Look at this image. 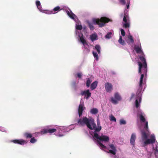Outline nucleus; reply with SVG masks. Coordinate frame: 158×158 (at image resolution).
Listing matches in <instances>:
<instances>
[{
  "label": "nucleus",
  "instance_id": "nucleus-1",
  "mask_svg": "<svg viewBox=\"0 0 158 158\" xmlns=\"http://www.w3.org/2000/svg\"><path fill=\"white\" fill-rule=\"evenodd\" d=\"M139 58L141 62L139 61L138 62L139 66L138 73L141 74L140 81L139 83V89L138 91H139L140 93L142 88V85L143 83V79L144 76H145L147 75L148 69L147 63L145 59L143 56H139Z\"/></svg>",
  "mask_w": 158,
  "mask_h": 158
},
{
  "label": "nucleus",
  "instance_id": "nucleus-2",
  "mask_svg": "<svg viewBox=\"0 0 158 158\" xmlns=\"http://www.w3.org/2000/svg\"><path fill=\"white\" fill-rule=\"evenodd\" d=\"M78 124L81 126H83L85 124L90 130L94 129V132L97 133L99 132L102 129L99 120H98L97 127L93 119H89L86 117H84L82 119L80 118L77 122Z\"/></svg>",
  "mask_w": 158,
  "mask_h": 158
},
{
  "label": "nucleus",
  "instance_id": "nucleus-3",
  "mask_svg": "<svg viewBox=\"0 0 158 158\" xmlns=\"http://www.w3.org/2000/svg\"><path fill=\"white\" fill-rule=\"evenodd\" d=\"M92 21L94 24H98L99 27H102L104 26L106 23L111 21L112 20L106 17H102L100 19H93Z\"/></svg>",
  "mask_w": 158,
  "mask_h": 158
},
{
  "label": "nucleus",
  "instance_id": "nucleus-4",
  "mask_svg": "<svg viewBox=\"0 0 158 158\" xmlns=\"http://www.w3.org/2000/svg\"><path fill=\"white\" fill-rule=\"evenodd\" d=\"M94 137L100 141L105 142H108L109 141V138L108 136L102 134L99 136L97 133L93 132Z\"/></svg>",
  "mask_w": 158,
  "mask_h": 158
},
{
  "label": "nucleus",
  "instance_id": "nucleus-5",
  "mask_svg": "<svg viewBox=\"0 0 158 158\" xmlns=\"http://www.w3.org/2000/svg\"><path fill=\"white\" fill-rule=\"evenodd\" d=\"M114 98H110V101L114 104H116L118 103V102L121 100V98L118 93H115L114 94Z\"/></svg>",
  "mask_w": 158,
  "mask_h": 158
},
{
  "label": "nucleus",
  "instance_id": "nucleus-6",
  "mask_svg": "<svg viewBox=\"0 0 158 158\" xmlns=\"http://www.w3.org/2000/svg\"><path fill=\"white\" fill-rule=\"evenodd\" d=\"M156 141V139L155 136L154 135H152L150 136V139H147L144 141V143L145 145L150 144H153Z\"/></svg>",
  "mask_w": 158,
  "mask_h": 158
},
{
  "label": "nucleus",
  "instance_id": "nucleus-7",
  "mask_svg": "<svg viewBox=\"0 0 158 158\" xmlns=\"http://www.w3.org/2000/svg\"><path fill=\"white\" fill-rule=\"evenodd\" d=\"M134 49L137 53H141L142 55L139 56H139H143L144 58L145 59V56L143 54V52L142 50L140 44L139 45H135L134 47Z\"/></svg>",
  "mask_w": 158,
  "mask_h": 158
},
{
  "label": "nucleus",
  "instance_id": "nucleus-8",
  "mask_svg": "<svg viewBox=\"0 0 158 158\" xmlns=\"http://www.w3.org/2000/svg\"><path fill=\"white\" fill-rule=\"evenodd\" d=\"M105 89L106 91L109 93L111 92L113 89V85L111 83L106 82L105 84Z\"/></svg>",
  "mask_w": 158,
  "mask_h": 158
},
{
  "label": "nucleus",
  "instance_id": "nucleus-9",
  "mask_svg": "<svg viewBox=\"0 0 158 158\" xmlns=\"http://www.w3.org/2000/svg\"><path fill=\"white\" fill-rule=\"evenodd\" d=\"M56 130L55 128L52 129H44L41 131V132L42 134H45L49 133L51 134L56 131Z\"/></svg>",
  "mask_w": 158,
  "mask_h": 158
},
{
  "label": "nucleus",
  "instance_id": "nucleus-10",
  "mask_svg": "<svg viewBox=\"0 0 158 158\" xmlns=\"http://www.w3.org/2000/svg\"><path fill=\"white\" fill-rule=\"evenodd\" d=\"M109 146L111 149L110 150L109 152H107L110 153L113 155H115L117 151L116 147L113 144H109Z\"/></svg>",
  "mask_w": 158,
  "mask_h": 158
},
{
  "label": "nucleus",
  "instance_id": "nucleus-11",
  "mask_svg": "<svg viewBox=\"0 0 158 158\" xmlns=\"http://www.w3.org/2000/svg\"><path fill=\"white\" fill-rule=\"evenodd\" d=\"M14 143L18 144H19L23 145L27 143L26 141L23 139H15L11 141Z\"/></svg>",
  "mask_w": 158,
  "mask_h": 158
},
{
  "label": "nucleus",
  "instance_id": "nucleus-12",
  "mask_svg": "<svg viewBox=\"0 0 158 158\" xmlns=\"http://www.w3.org/2000/svg\"><path fill=\"white\" fill-rule=\"evenodd\" d=\"M85 109V107H84V104L80 103L78 109V114L80 118L82 115V112Z\"/></svg>",
  "mask_w": 158,
  "mask_h": 158
},
{
  "label": "nucleus",
  "instance_id": "nucleus-13",
  "mask_svg": "<svg viewBox=\"0 0 158 158\" xmlns=\"http://www.w3.org/2000/svg\"><path fill=\"white\" fill-rule=\"evenodd\" d=\"M81 94L82 96L84 95H86V99H88L89 97H90L91 95V93L89 92V89L82 91L81 93Z\"/></svg>",
  "mask_w": 158,
  "mask_h": 158
},
{
  "label": "nucleus",
  "instance_id": "nucleus-14",
  "mask_svg": "<svg viewBox=\"0 0 158 158\" xmlns=\"http://www.w3.org/2000/svg\"><path fill=\"white\" fill-rule=\"evenodd\" d=\"M144 115V114L142 112L139 113L137 114V117L139 118L141 122L142 123L145 122L146 121Z\"/></svg>",
  "mask_w": 158,
  "mask_h": 158
},
{
  "label": "nucleus",
  "instance_id": "nucleus-15",
  "mask_svg": "<svg viewBox=\"0 0 158 158\" xmlns=\"http://www.w3.org/2000/svg\"><path fill=\"white\" fill-rule=\"evenodd\" d=\"M136 139V136L135 134L134 133H132L131 136L130 143L133 146L135 145V140Z\"/></svg>",
  "mask_w": 158,
  "mask_h": 158
},
{
  "label": "nucleus",
  "instance_id": "nucleus-16",
  "mask_svg": "<svg viewBox=\"0 0 158 158\" xmlns=\"http://www.w3.org/2000/svg\"><path fill=\"white\" fill-rule=\"evenodd\" d=\"M66 12L67 15L70 18L73 19H75V17H76V15L73 13L70 9L69 10H67Z\"/></svg>",
  "mask_w": 158,
  "mask_h": 158
},
{
  "label": "nucleus",
  "instance_id": "nucleus-17",
  "mask_svg": "<svg viewBox=\"0 0 158 158\" xmlns=\"http://www.w3.org/2000/svg\"><path fill=\"white\" fill-rule=\"evenodd\" d=\"M127 42L128 44H133L134 43V40L131 35H129L128 36V40Z\"/></svg>",
  "mask_w": 158,
  "mask_h": 158
},
{
  "label": "nucleus",
  "instance_id": "nucleus-18",
  "mask_svg": "<svg viewBox=\"0 0 158 158\" xmlns=\"http://www.w3.org/2000/svg\"><path fill=\"white\" fill-rule=\"evenodd\" d=\"M98 83L97 81H95L91 84L90 85L91 90H93L96 88L98 85Z\"/></svg>",
  "mask_w": 158,
  "mask_h": 158
},
{
  "label": "nucleus",
  "instance_id": "nucleus-19",
  "mask_svg": "<svg viewBox=\"0 0 158 158\" xmlns=\"http://www.w3.org/2000/svg\"><path fill=\"white\" fill-rule=\"evenodd\" d=\"M142 133V138L143 140H146L148 137V136L146 133L145 131L144 130H142L141 131Z\"/></svg>",
  "mask_w": 158,
  "mask_h": 158
},
{
  "label": "nucleus",
  "instance_id": "nucleus-20",
  "mask_svg": "<svg viewBox=\"0 0 158 158\" xmlns=\"http://www.w3.org/2000/svg\"><path fill=\"white\" fill-rule=\"evenodd\" d=\"M97 35L96 34H93L90 36V39L93 42L97 39Z\"/></svg>",
  "mask_w": 158,
  "mask_h": 158
},
{
  "label": "nucleus",
  "instance_id": "nucleus-21",
  "mask_svg": "<svg viewBox=\"0 0 158 158\" xmlns=\"http://www.w3.org/2000/svg\"><path fill=\"white\" fill-rule=\"evenodd\" d=\"M156 147L154 148V147L153 149L154 150V152L156 156L158 157V144H156Z\"/></svg>",
  "mask_w": 158,
  "mask_h": 158
},
{
  "label": "nucleus",
  "instance_id": "nucleus-22",
  "mask_svg": "<svg viewBox=\"0 0 158 158\" xmlns=\"http://www.w3.org/2000/svg\"><path fill=\"white\" fill-rule=\"evenodd\" d=\"M61 10L59 6H57L55 7L53 10H52V12H53V14L57 13L58 11Z\"/></svg>",
  "mask_w": 158,
  "mask_h": 158
},
{
  "label": "nucleus",
  "instance_id": "nucleus-23",
  "mask_svg": "<svg viewBox=\"0 0 158 158\" xmlns=\"http://www.w3.org/2000/svg\"><path fill=\"white\" fill-rule=\"evenodd\" d=\"M92 81V80L91 77L87 79L86 82V86L87 87H89L90 86V84Z\"/></svg>",
  "mask_w": 158,
  "mask_h": 158
},
{
  "label": "nucleus",
  "instance_id": "nucleus-24",
  "mask_svg": "<svg viewBox=\"0 0 158 158\" xmlns=\"http://www.w3.org/2000/svg\"><path fill=\"white\" fill-rule=\"evenodd\" d=\"M24 136L27 139L31 138L32 137V135L31 134L28 132H26L24 133Z\"/></svg>",
  "mask_w": 158,
  "mask_h": 158
},
{
  "label": "nucleus",
  "instance_id": "nucleus-25",
  "mask_svg": "<svg viewBox=\"0 0 158 158\" xmlns=\"http://www.w3.org/2000/svg\"><path fill=\"white\" fill-rule=\"evenodd\" d=\"M98 112V110L96 108H93L90 110V112L93 114H96Z\"/></svg>",
  "mask_w": 158,
  "mask_h": 158
},
{
  "label": "nucleus",
  "instance_id": "nucleus-26",
  "mask_svg": "<svg viewBox=\"0 0 158 158\" xmlns=\"http://www.w3.org/2000/svg\"><path fill=\"white\" fill-rule=\"evenodd\" d=\"M118 42L119 44L123 45H124L125 44V43L124 40L122 39V37L121 36L119 37V39L118 40Z\"/></svg>",
  "mask_w": 158,
  "mask_h": 158
},
{
  "label": "nucleus",
  "instance_id": "nucleus-27",
  "mask_svg": "<svg viewBox=\"0 0 158 158\" xmlns=\"http://www.w3.org/2000/svg\"><path fill=\"white\" fill-rule=\"evenodd\" d=\"M95 49L97 50L98 54H99L100 53L101 47L99 45H96L95 47Z\"/></svg>",
  "mask_w": 158,
  "mask_h": 158
},
{
  "label": "nucleus",
  "instance_id": "nucleus-28",
  "mask_svg": "<svg viewBox=\"0 0 158 158\" xmlns=\"http://www.w3.org/2000/svg\"><path fill=\"white\" fill-rule=\"evenodd\" d=\"M80 41L83 44H85L87 43L83 35L80 37Z\"/></svg>",
  "mask_w": 158,
  "mask_h": 158
},
{
  "label": "nucleus",
  "instance_id": "nucleus-29",
  "mask_svg": "<svg viewBox=\"0 0 158 158\" xmlns=\"http://www.w3.org/2000/svg\"><path fill=\"white\" fill-rule=\"evenodd\" d=\"M83 45L84 46V48L86 49V51L88 52H89V46L87 43H86L85 44H84Z\"/></svg>",
  "mask_w": 158,
  "mask_h": 158
},
{
  "label": "nucleus",
  "instance_id": "nucleus-30",
  "mask_svg": "<svg viewBox=\"0 0 158 158\" xmlns=\"http://www.w3.org/2000/svg\"><path fill=\"white\" fill-rule=\"evenodd\" d=\"M97 143L102 148H104V149H106V147L100 141L98 140Z\"/></svg>",
  "mask_w": 158,
  "mask_h": 158
},
{
  "label": "nucleus",
  "instance_id": "nucleus-31",
  "mask_svg": "<svg viewBox=\"0 0 158 158\" xmlns=\"http://www.w3.org/2000/svg\"><path fill=\"white\" fill-rule=\"evenodd\" d=\"M112 35V33L111 32H108L105 36L106 38L110 39L111 37V35Z\"/></svg>",
  "mask_w": 158,
  "mask_h": 158
},
{
  "label": "nucleus",
  "instance_id": "nucleus-32",
  "mask_svg": "<svg viewBox=\"0 0 158 158\" xmlns=\"http://www.w3.org/2000/svg\"><path fill=\"white\" fill-rule=\"evenodd\" d=\"M145 126L144 127V129L146 131H148V122L145 121Z\"/></svg>",
  "mask_w": 158,
  "mask_h": 158
},
{
  "label": "nucleus",
  "instance_id": "nucleus-33",
  "mask_svg": "<svg viewBox=\"0 0 158 158\" xmlns=\"http://www.w3.org/2000/svg\"><path fill=\"white\" fill-rule=\"evenodd\" d=\"M123 27L126 28H128L130 27V24L129 22H126L123 24Z\"/></svg>",
  "mask_w": 158,
  "mask_h": 158
},
{
  "label": "nucleus",
  "instance_id": "nucleus-34",
  "mask_svg": "<svg viewBox=\"0 0 158 158\" xmlns=\"http://www.w3.org/2000/svg\"><path fill=\"white\" fill-rule=\"evenodd\" d=\"M93 54L94 57H95L97 60H98V54L96 52H94L93 51Z\"/></svg>",
  "mask_w": 158,
  "mask_h": 158
},
{
  "label": "nucleus",
  "instance_id": "nucleus-35",
  "mask_svg": "<svg viewBox=\"0 0 158 158\" xmlns=\"http://www.w3.org/2000/svg\"><path fill=\"white\" fill-rule=\"evenodd\" d=\"M88 25L89 28H90L91 30H93L94 29V27L93 26V24L92 23H89Z\"/></svg>",
  "mask_w": 158,
  "mask_h": 158
},
{
  "label": "nucleus",
  "instance_id": "nucleus-36",
  "mask_svg": "<svg viewBox=\"0 0 158 158\" xmlns=\"http://www.w3.org/2000/svg\"><path fill=\"white\" fill-rule=\"evenodd\" d=\"M110 120L111 121H114L115 122L116 121V118L113 115L110 116Z\"/></svg>",
  "mask_w": 158,
  "mask_h": 158
},
{
  "label": "nucleus",
  "instance_id": "nucleus-37",
  "mask_svg": "<svg viewBox=\"0 0 158 158\" xmlns=\"http://www.w3.org/2000/svg\"><path fill=\"white\" fill-rule=\"evenodd\" d=\"M76 29L79 30H81L82 29V27L81 25H78L76 26Z\"/></svg>",
  "mask_w": 158,
  "mask_h": 158
},
{
  "label": "nucleus",
  "instance_id": "nucleus-38",
  "mask_svg": "<svg viewBox=\"0 0 158 158\" xmlns=\"http://www.w3.org/2000/svg\"><path fill=\"white\" fill-rule=\"evenodd\" d=\"M37 140L35 139L34 137H32L30 140V142L31 143H34Z\"/></svg>",
  "mask_w": 158,
  "mask_h": 158
},
{
  "label": "nucleus",
  "instance_id": "nucleus-39",
  "mask_svg": "<svg viewBox=\"0 0 158 158\" xmlns=\"http://www.w3.org/2000/svg\"><path fill=\"white\" fill-rule=\"evenodd\" d=\"M120 124L121 125L125 124H126V122L124 120L121 119L120 121Z\"/></svg>",
  "mask_w": 158,
  "mask_h": 158
},
{
  "label": "nucleus",
  "instance_id": "nucleus-40",
  "mask_svg": "<svg viewBox=\"0 0 158 158\" xmlns=\"http://www.w3.org/2000/svg\"><path fill=\"white\" fill-rule=\"evenodd\" d=\"M36 5L38 9H40V2L39 1H37L36 2Z\"/></svg>",
  "mask_w": 158,
  "mask_h": 158
},
{
  "label": "nucleus",
  "instance_id": "nucleus-41",
  "mask_svg": "<svg viewBox=\"0 0 158 158\" xmlns=\"http://www.w3.org/2000/svg\"><path fill=\"white\" fill-rule=\"evenodd\" d=\"M44 13L46 14H53V12H52V11L48 10H45L44 11Z\"/></svg>",
  "mask_w": 158,
  "mask_h": 158
},
{
  "label": "nucleus",
  "instance_id": "nucleus-42",
  "mask_svg": "<svg viewBox=\"0 0 158 158\" xmlns=\"http://www.w3.org/2000/svg\"><path fill=\"white\" fill-rule=\"evenodd\" d=\"M127 15L125 14L124 15V17L123 19V21H124L125 23H126L127 22Z\"/></svg>",
  "mask_w": 158,
  "mask_h": 158
},
{
  "label": "nucleus",
  "instance_id": "nucleus-43",
  "mask_svg": "<svg viewBox=\"0 0 158 158\" xmlns=\"http://www.w3.org/2000/svg\"><path fill=\"white\" fill-rule=\"evenodd\" d=\"M77 77L79 78H81L82 76V74L81 73H77Z\"/></svg>",
  "mask_w": 158,
  "mask_h": 158
},
{
  "label": "nucleus",
  "instance_id": "nucleus-44",
  "mask_svg": "<svg viewBox=\"0 0 158 158\" xmlns=\"http://www.w3.org/2000/svg\"><path fill=\"white\" fill-rule=\"evenodd\" d=\"M121 34L123 36H124L125 35V32L122 29H121Z\"/></svg>",
  "mask_w": 158,
  "mask_h": 158
},
{
  "label": "nucleus",
  "instance_id": "nucleus-45",
  "mask_svg": "<svg viewBox=\"0 0 158 158\" xmlns=\"http://www.w3.org/2000/svg\"><path fill=\"white\" fill-rule=\"evenodd\" d=\"M139 105V102L137 99L135 100V106L136 108H138Z\"/></svg>",
  "mask_w": 158,
  "mask_h": 158
},
{
  "label": "nucleus",
  "instance_id": "nucleus-46",
  "mask_svg": "<svg viewBox=\"0 0 158 158\" xmlns=\"http://www.w3.org/2000/svg\"><path fill=\"white\" fill-rule=\"evenodd\" d=\"M119 2L123 5H125L126 4L125 0H119Z\"/></svg>",
  "mask_w": 158,
  "mask_h": 158
},
{
  "label": "nucleus",
  "instance_id": "nucleus-47",
  "mask_svg": "<svg viewBox=\"0 0 158 158\" xmlns=\"http://www.w3.org/2000/svg\"><path fill=\"white\" fill-rule=\"evenodd\" d=\"M127 9H128L129 8V3L128 4H127Z\"/></svg>",
  "mask_w": 158,
  "mask_h": 158
},
{
  "label": "nucleus",
  "instance_id": "nucleus-48",
  "mask_svg": "<svg viewBox=\"0 0 158 158\" xmlns=\"http://www.w3.org/2000/svg\"><path fill=\"white\" fill-rule=\"evenodd\" d=\"M64 135H60V134H59L58 135V136L59 137H61V136H63Z\"/></svg>",
  "mask_w": 158,
  "mask_h": 158
},
{
  "label": "nucleus",
  "instance_id": "nucleus-49",
  "mask_svg": "<svg viewBox=\"0 0 158 158\" xmlns=\"http://www.w3.org/2000/svg\"><path fill=\"white\" fill-rule=\"evenodd\" d=\"M127 4H128L129 3L130 4V0H127Z\"/></svg>",
  "mask_w": 158,
  "mask_h": 158
}]
</instances>
